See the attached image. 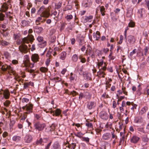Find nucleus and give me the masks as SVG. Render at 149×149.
I'll return each instance as SVG.
<instances>
[{"label":"nucleus","instance_id":"36","mask_svg":"<svg viewBox=\"0 0 149 149\" xmlns=\"http://www.w3.org/2000/svg\"><path fill=\"white\" fill-rule=\"evenodd\" d=\"M85 93V98L88 100L91 99V94L89 93L86 92Z\"/></svg>","mask_w":149,"mask_h":149},{"label":"nucleus","instance_id":"47","mask_svg":"<svg viewBox=\"0 0 149 149\" xmlns=\"http://www.w3.org/2000/svg\"><path fill=\"white\" fill-rule=\"evenodd\" d=\"M40 70L41 72H45L48 71V69L45 67H42L40 68Z\"/></svg>","mask_w":149,"mask_h":149},{"label":"nucleus","instance_id":"38","mask_svg":"<svg viewBox=\"0 0 149 149\" xmlns=\"http://www.w3.org/2000/svg\"><path fill=\"white\" fill-rule=\"evenodd\" d=\"M62 5V2L59 1L58 3L55 4V8L56 9H59L61 8Z\"/></svg>","mask_w":149,"mask_h":149},{"label":"nucleus","instance_id":"40","mask_svg":"<svg viewBox=\"0 0 149 149\" xmlns=\"http://www.w3.org/2000/svg\"><path fill=\"white\" fill-rule=\"evenodd\" d=\"M66 53L65 52H62L60 58L62 60H64L66 56Z\"/></svg>","mask_w":149,"mask_h":149},{"label":"nucleus","instance_id":"61","mask_svg":"<svg viewBox=\"0 0 149 149\" xmlns=\"http://www.w3.org/2000/svg\"><path fill=\"white\" fill-rule=\"evenodd\" d=\"M42 138H40L39 140H38L36 142V143L38 145H41L42 143Z\"/></svg>","mask_w":149,"mask_h":149},{"label":"nucleus","instance_id":"37","mask_svg":"<svg viewBox=\"0 0 149 149\" xmlns=\"http://www.w3.org/2000/svg\"><path fill=\"white\" fill-rule=\"evenodd\" d=\"M46 9H45V7L44 6H41L39 9V10L37 12V14H40L41 12H42L43 11L45 10Z\"/></svg>","mask_w":149,"mask_h":149},{"label":"nucleus","instance_id":"20","mask_svg":"<svg viewBox=\"0 0 149 149\" xmlns=\"http://www.w3.org/2000/svg\"><path fill=\"white\" fill-rule=\"evenodd\" d=\"M93 35V38H96V40H98L100 38V33L99 31H97L96 33L94 32Z\"/></svg>","mask_w":149,"mask_h":149},{"label":"nucleus","instance_id":"39","mask_svg":"<svg viewBox=\"0 0 149 149\" xmlns=\"http://www.w3.org/2000/svg\"><path fill=\"white\" fill-rule=\"evenodd\" d=\"M140 53H141V55L142 56H143V50L141 48H139L137 50V55L140 56Z\"/></svg>","mask_w":149,"mask_h":149},{"label":"nucleus","instance_id":"52","mask_svg":"<svg viewBox=\"0 0 149 149\" xmlns=\"http://www.w3.org/2000/svg\"><path fill=\"white\" fill-rule=\"evenodd\" d=\"M148 49L149 47H146L144 49V53L145 55H147V53L148 52Z\"/></svg>","mask_w":149,"mask_h":149},{"label":"nucleus","instance_id":"11","mask_svg":"<svg viewBox=\"0 0 149 149\" xmlns=\"http://www.w3.org/2000/svg\"><path fill=\"white\" fill-rule=\"evenodd\" d=\"M61 111L59 109H56L55 111L52 110H51L50 111V113L52 114L53 116H59L61 114Z\"/></svg>","mask_w":149,"mask_h":149},{"label":"nucleus","instance_id":"22","mask_svg":"<svg viewBox=\"0 0 149 149\" xmlns=\"http://www.w3.org/2000/svg\"><path fill=\"white\" fill-rule=\"evenodd\" d=\"M93 18V16L92 15H90L89 16H85L84 17V21L85 22H91Z\"/></svg>","mask_w":149,"mask_h":149},{"label":"nucleus","instance_id":"56","mask_svg":"<svg viewBox=\"0 0 149 149\" xmlns=\"http://www.w3.org/2000/svg\"><path fill=\"white\" fill-rule=\"evenodd\" d=\"M117 96L118 97V102L122 100H123L125 98V97L124 96H121L120 97H119L118 96V94L117 95Z\"/></svg>","mask_w":149,"mask_h":149},{"label":"nucleus","instance_id":"62","mask_svg":"<svg viewBox=\"0 0 149 149\" xmlns=\"http://www.w3.org/2000/svg\"><path fill=\"white\" fill-rule=\"evenodd\" d=\"M104 71L100 69L99 71L97 72V73L100 75H102L103 74H105L104 73Z\"/></svg>","mask_w":149,"mask_h":149},{"label":"nucleus","instance_id":"54","mask_svg":"<svg viewBox=\"0 0 149 149\" xmlns=\"http://www.w3.org/2000/svg\"><path fill=\"white\" fill-rule=\"evenodd\" d=\"M29 100L27 98H23L22 99V102L23 103L28 102H29Z\"/></svg>","mask_w":149,"mask_h":149},{"label":"nucleus","instance_id":"51","mask_svg":"<svg viewBox=\"0 0 149 149\" xmlns=\"http://www.w3.org/2000/svg\"><path fill=\"white\" fill-rule=\"evenodd\" d=\"M79 59H80V62L83 63H85L86 61V59L84 58H82L81 56H79Z\"/></svg>","mask_w":149,"mask_h":149},{"label":"nucleus","instance_id":"57","mask_svg":"<svg viewBox=\"0 0 149 149\" xmlns=\"http://www.w3.org/2000/svg\"><path fill=\"white\" fill-rule=\"evenodd\" d=\"M86 126L89 128H92L93 127V125L91 123H88L86 124Z\"/></svg>","mask_w":149,"mask_h":149},{"label":"nucleus","instance_id":"16","mask_svg":"<svg viewBox=\"0 0 149 149\" xmlns=\"http://www.w3.org/2000/svg\"><path fill=\"white\" fill-rule=\"evenodd\" d=\"M43 30L42 27L35 26L34 27V31L37 33H40Z\"/></svg>","mask_w":149,"mask_h":149},{"label":"nucleus","instance_id":"44","mask_svg":"<svg viewBox=\"0 0 149 149\" xmlns=\"http://www.w3.org/2000/svg\"><path fill=\"white\" fill-rule=\"evenodd\" d=\"M2 7L4 12L7 11L8 8V6H7L6 4H4L2 5Z\"/></svg>","mask_w":149,"mask_h":149},{"label":"nucleus","instance_id":"14","mask_svg":"<svg viewBox=\"0 0 149 149\" xmlns=\"http://www.w3.org/2000/svg\"><path fill=\"white\" fill-rule=\"evenodd\" d=\"M18 45L24 44L25 43H28V40L27 38L24 37L22 39V40H19L18 42H17Z\"/></svg>","mask_w":149,"mask_h":149},{"label":"nucleus","instance_id":"48","mask_svg":"<svg viewBox=\"0 0 149 149\" xmlns=\"http://www.w3.org/2000/svg\"><path fill=\"white\" fill-rule=\"evenodd\" d=\"M10 103V101L8 100H6L3 103L4 105L6 107H8Z\"/></svg>","mask_w":149,"mask_h":149},{"label":"nucleus","instance_id":"31","mask_svg":"<svg viewBox=\"0 0 149 149\" xmlns=\"http://www.w3.org/2000/svg\"><path fill=\"white\" fill-rule=\"evenodd\" d=\"M67 91H68V90H66L65 92L68 94L72 95L73 96L76 95H78V93H77L76 91H72L71 92H67Z\"/></svg>","mask_w":149,"mask_h":149},{"label":"nucleus","instance_id":"2","mask_svg":"<svg viewBox=\"0 0 149 149\" xmlns=\"http://www.w3.org/2000/svg\"><path fill=\"white\" fill-rule=\"evenodd\" d=\"M126 42L127 44L131 45L134 44L136 41V38L133 36L130 35L128 36L126 38Z\"/></svg>","mask_w":149,"mask_h":149},{"label":"nucleus","instance_id":"46","mask_svg":"<svg viewBox=\"0 0 149 149\" xmlns=\"http://www.w3.org/2000/svg\"><path fill=\"white\" fill-rule=\"evenodd\" d=\"M51 80L52 81H54L56 82L61 81V78L59 77H57L53 78L51 79Z\"/></svg>","mask_w":149,"mask_h":149},{"label":"nucleus","instance_id":"1","mask_svg":"<svg viewBox=\"0 0 149 149\" xmlns=\"http://www.w3.org/2000/svg\"><path fill=\"white\" fill-rule=\"evenodd\" d=\"M1 66V69L3 71H7L10 74H12L13 75H15V72L13 68L11 67L10 65H8L6 64H3V63L0 61V67Z\"/></svg>","mask_w":149,"mask_h":149},{"label":"nucleus","instance_id":"6","mask_svg":"<svg viewBox=\"0 0 149 149\" xmlns=\"http://www.w3.org/2000/svg\"><path fill=\"white\" fill-rule=\"evenodd\" d=\"M37 40L40 42H42L39 44V46L40 47H45L46 45V42L43 40V38L42 37L40 36H39L37 38Z\"/></svg>","mask_w":149,"mask_h":149},{"label":"nucleus","instance_id":"27","mask_svg":"<svg viewBox=\"0 0 149 149\" xmlns=\"http://www.w3.org/2000/svg\"><path fill=\"white\" fill-rule=\"evenodd\" d=\"M148 108L146 107H145L142 108L139 112V114L142 115L145 113L148 110Z\"/></svg>","mask_w":149,"mask_h":149},{"label":"nucleus","instance_id":"21","mask_svg":"<svg viewBox=\"0 0 149 149\" xmlns=\"http://www.w3.org/2000/svg\"><path fill=\"white\" fill-rule=\"evenodd\" d=\"M148 134V135L145 134L143 135L142 138V141H143L148 142L149 141V133Z\"/></svg>","mask_w":149,"mask_h":149},{"label":"nucleus","instance_id":"5","mask_svg":"<svg viewBox=\"0 0 149 149\" xmlns=\"http://www.w3.org/2000/svg\"><path fill=\"white\" fill-rule=\"evenodd\" d=\"M19 49L22 53H26L28 51V47L27 46L24 44H21L19 47Z\"/></svg>","mask_w":149,"mask_h":149},{"label":"nucleus","instance_id":"15","mask_svg":"<svg viewBox=\"0 0 149 149\" xmlns=\"http://www.w3.org/2000/svg\"><path fill=\"white\" fill-rule=\"evenodd\" d=\"M32 140V137L30 135H26L24 138L25 142L27 143L31 142Z\"/></svg>","mask_w":149,"mask_h":149},{"label":"nucleus","instance_id":"55","mask_svg":"<svg viewBox=\"0 0 149 149\" xmlns=\"http://www.w3.org/2000/svg\"><path fill=\"white\" fill-rule=\"evenodd\" d=\"M5 15L2 13H0V21H2L4 19Z\"/></svg>","mask_w":149,"mask_h":149},{"label":"nucleus","instance_id":"29","mask_svg":"<svg viewBox=\"0 0 149 149\" xmlns=\"http://www.w3.org/2000/svg\"><path fill=\"white\" fill-rule=\"evenodd\" d=\"M42 17H43L40 15V16L38 17L36 20H37V21H38L39 22H40L41 23H43L45 22V19H42Z\"/></svg>","mask_w":149,"mask_h":149},{"label":"nucleus","instance_id":"19","mask_svg":"<svg viewBox=\"0 0 149 149\" xmlns=\"http://www.w3.org/2000/svg\"><path fill=\"white\" fill-rule=\"evenodd\" d=\"M2 91H3V97H4L6 99H8L10 95V93L9 91L7 90H5L3 91V90H2Z\"/></svg>","mask_w":149,"mask_h":149},{"label":"nucleus","instance_id":"58","mask_svg":"<svg viewBox=\"0 0 149 149\" xmlns=\"http://www.w3.org/2000/svg\"><path fill=\"white\" fill-rule=\"evenodd\" d=\"M129 27H132L134 26V23L132 22H130L128 24Z\"/></svg>","mask_w":149,"mask_h":149},{"label":"nucleus","instance_id":"33","mask_svg":"<svg viewBox=\"0 0 149 149\" xmlns=\"http://www.w3.org/2000/svg\"><path fill=\"white\" fill-rule=\"evenodd\" d=\"M110 136V134L109 133H107L104 134L103 136V138L105 140H107L109 138Z\"/></svg>","mask_w":149,"mask_h":149},{"label":"nucleus","instance_id":"18","mask_svg":"<svg viewBox=\"0 0 149 149\" xmlns=\"http://www.w3.org/2000/svg\"><path fill=\"white\" fill-rule=\"evenodd\" d=\"M140 139V138L136 136H133L132 138H131L130 141L132 143H137V142L139 141Z\"/></svg>","mask_w":149,"mask_h":149},{"label":"nucleus","instance_id":"32","mask_svg":"<svg viewBox=\"0 0 149 149\" xmlns=\"http://www.w3.org/2000/svg\"><path fill=\"white\" fill-rule=\"evenodd\" d=\"M78 59V56L77 54L73 55L72 57V60L74 62H76Z\"/></svg>","mask_w":149,"mask_h":149},{"label":"nucleus","instance_id":"17","mask_svg":"<svg viewBox=\"0 0 149 149\" xmlns=\"http://www.w3.org/2000/svg\"><path fill=\"white\" fill-rule=\"evenodd\" d=\"M40 15L43 17L48 18L50 15V13L46 9V10L42 12Z\"/></svg>","mask_w":149,"mask_h":149},{"label":"nucleus","instance_id":"64","mask_svg":"<svg viewBox=\"0 0 149 149\" xmlns=\"http://www.w3.org/2000/svg\"><path fill=\"white\" fill-rule=\"evenodd\" d=\"M51 143L52 142L51 141L46 146L45 149H49L51 145Z\"/></svg>","mask_w":149,"mask_h":149},{"label":"nucleus","instance_id":"41","mask_svg":"<svg viewBox=\"0 0 149 149\" xmlns=\"http://www.w3.org/2000/svg\"><path fill=\"white\" fill-rule=\"evenodd\" d=\"M78 41L79 43V45H82V43L84 42L83 38L82 37H81L78 38Z\"/></svg>","mask_w":149,"mask_h":149},{"label":"nucleus","instance_id":"4","mask_svg":"<svg viewBox=\"0 0 149 149\" xmlns=\"http://www.w3.org/2000/svg\"><path fill=\"white\" fill-rule=\"evenodd\" d=\"M46 125L45 124L41 123L39 122L36 123L34 125L35 129L39 131H42L43 130Z\"/></svg>","mask_w":149,"mask_h":149},{"label":"nucleus","instance_id":"49","mask_svg":"<svg viewBox=\"0 0 149 149\" xmlns=\"http://www.w3.org/2000/svg\"><path fill=\"white\" fill-rule=\"evenodd\" d=\"M132 11L131 10H128L127 11L126 16L127 17H130L132 16Z\"/></svg>","mask_w":149,"mask_h":149},{"label":"nucleus","instance_id":"10","mask_svg":"<svg viewBox=\"0 0 149 149\" xmlns=\"http://www.w3.org/2000/svg\"><path fill=\"white\" fill-rule=\"evenodd\" d=\"M24 65L26 68H32L34 67V63H31L29 59H27L24 61Z\"/></svg>","mask_w":149,"mask_h":149},{"label":"nucleus","instance_id":"63","mask_svg":"<svg viewBox=\"0 0 149 149\" xmlns=\"http://www.w3.org/2000/svg\"><path fill=\"white\" fill-rule=\"evenodd\" d=\"M145 4L148 7V10H149V0H145Z\"/></svg>","mask_w":149,"mask_h":149},{"label":"nucleus","instance_id":"59","mask_svg":"<svg viewBox=\"0 0 149 149\" xmlns=\"http://www.w3.org/2000/svg\"><path fill=\"white\" fill-rule=\"evenodd\" d=\"M75 75H74L72 73L70 74V79L71 80H73L74 79Z\"/></svg>","mask_w":149,"mask_h":149},{"label":"nucleus","instance_id":"35","mask_svg":"<svg viewBox=\"0 0 149 149\" xmlns=\"http://www.w3.org/2000/svg\"><path fill=\"white\" fill-rule=\"evenodd\" d=\"M74 134L76 136L79 138H81L82 137V136L84 135V134H83L81 132H77V133H74Z\"/></svg>","mask_w":149,"mask_h":149},{"label":"nucleus","instance_id":"8","mask_svg":"<svg viewBox=\"0 0 149 149\" xmlns=\"http://www.w3.org/2000/svg\"><path fill=\"white\" fill-rule=\"evenodd\" d=\"M96 106V103L93 101L88 102L87 104V107L89 110H91L95 108Z\"/></svg>","mask_w":149,"mask_h":149},{"label":"nucleus","instance_id":"24","mask_svg":"<svg viewBox=\"0 0 149 149\" xmlns=\"http://www.w3.org/2000/svg\"><path fill=\"white\" fill-rule=\"evenodd\" d=\"M12 139L13 141L18 142L21 140V138L20 136L15 135L13 137Z\"/></svg>","mask_w":149,"mask_h":149},{"label":"nucleus","instance_id":"42","mask_svg":"<svg viewBox=\"0 0 149 149\" xmlns=\"http://www.w3.org/2000/svg\"><path fill=\"white\" fill-rule=\"evenodd\" d=\"M138 87V88L136 92V94L138 96H140L141 94V88L140 87V85H139Z\"/></svg>","mask_w":149,"mask_h":149},{"label":"nucleus","instance_id":"60","mask_svg":"<svg viewBox=\"0 0 149 149\" xmlns=\"http://www.w3.org/2000/svg\"><path fill=\"white\" fill-rule=\"evenodd\" d=\"M136 52V49H134L132 52H131L130 53V56H132Z\"/></svg>","mask_w":149,"mask_h":149},{"label":"nucleus","instance_id":"53","mask_svg":"<svg viewBox=\"0 0 149 149\" xmlns=\"http://www.w3.org/2000/svg\"><path fill=\"white\" fill-rule=\"evenodd\" d=\"M28 113H26V112H25L23 116H22L21 118V120H25L26 118L27 115V114Z\"/></svg>","mask_w":149,"mask_h":149},{"label":"nucleus","instance_id":"50","mask_svg":"<svg viewBox=\"0 0 149 149\" xmlns=\"http://www.w3.org/2000/svg\"><path fill=\"white\" fill-rule=\"evenodd\" d=\"M82 140L86 141L87 143H88L89 141V139L88 137H82Z\"/></svg>","mask_w":149,"mask_h":149},{"label":"nucleus","instance_id":"9","mask_svg":"<svg viewBox=\"0 0 149 149\" xmlns=\"http://www.w3.org/2000/svg\"><path fill=\"white\" fill-rule=\"evenodd\" d=\"M100 116L101 118L104 120H106L108 119V115L107 113L104 111H101L100 113Z\"/></svg>","mask_w":149,"mask_h":149},{"label":"nucleus","instance_id":"26","mask_svg":"<svg viewBox=\"0 0 149 149\" xmlns=\"http://www.w3.org/2000/svg\"><path fill=\"white\" fill-rule=\"evenodd\" d=\"M86 53L89 55H91L92 53V48L90 45H87V47Z\"/></svg>","mask_w":149,"mask_h":149},{"label":"nucleus","instance_id":"34","mask_svg":"<svg viewBox=\"0 0 149 149\" xmlns=\"http://www.w3.org/2000/svg\"><path fill=\"white\" fill-rule=\"evenodd\" d=\"M143 8H141L138 10V15L139 18H142L143 17Z\"/></svg>","mask_w":149,"mask_h":149},{"label":"nucleus","instance_id":"43","mask_svg":"<svg viewBox=\"0 0 149 149\" xmlns=\"http://www.w3.org/2000/svg\"><path fill=\"white\" fill-rule=\"evenodd\" d=\"M83 98H85V93H81L79 94V100H81Z\"/></svg>","mask_w":149,"mask_h":149},{"label":"nucleus","instance_id":"28","mask_svg":"<svg viewBox=\"0 0 149 149\" xmlns=\"http://www.w3.org/2000/svg\"><path fill=\"white\" fill-rule=\"evenodd\" d=\"M143 121V118L141 116L139 117L136 118V122L137 123H141Z\"/></svg>","mask_w":149,"mask_h":149},{"label":"nucleus","instance_id":"25","mask_svg":"<svg viewBox=\"0 0 149 149\" xmlns=\"http://www.w3.org/2000/svg\"><path fill=\"white\" fill-rule=\"evenodd\" d=\"M30 22L29 21L23 20L21 22L22 26L23 27L28 26L30 23Z\"/></svg>","mask_w":149,"mask_h":149},{"label":"nucleus","instance_id":"7","mask_svg":"<svg viewBox=\"0 0 149 149\" xmlns=\"http://www.w3.org/2000/svg\"><path fill=\"white\" fill-rule=\"evenodd\" d=\"M83 65L81 64L80 62H78L76 68V69L78 72L79 74L81 75L83 74Z\"/></svg>","mask_w":149,"mask_h":149},{"label":"nucleus","instance_id":"30","mask_svg":"<svg viewBox=\"0 0 149 149\" xmlns=\"http://www.w3.org/2000/svg\"><path fill=\"white\" fill-rule=\"evenodd\" d=\"M0 43L2 46H8L10 44L9 42L3 40L0 41Z\"/></svg>","mask_w":149,"mask_h":149},{"label":"nucleus","instance_id":"45","mask_svg":"<svg viewBox=\"0 0 149 149\" xmlns=\"http://www.w3.org/2000/svg\"><path fill=\"white\" fill-rule=\"evenodd\" d=\"M76 146V143H72L71 144H70L69 145L68 147L69 148H70L71 149H74Z\"/></svg>","mask_w":149,"mask_h":149},{"label":"nucleus","instance_id":"3","mask_svg":"<svg viewBox=\"0 0 149 149\" xmlns=\"http://www.w3.org/2000/svg\"><path fill=\"white\" fill-rule=\"evenodd\" d=\"M33 108V105L31 103H29L28 104H26V105L23 107L22 109L24 110L25 109L27 111V112H26V113H29L32 112V109Z\"/></svg>","mask_w":149,"mask_h":149},{"label":"nucleus","instance_id":"12","mask_svg":"<svg viewBox=\"0 0 149 149\" xmlns=\"http://www.w3.org/2000/svg\"><path fill=\"white\" fill-rule=\"evenodd\" d=\"M61 146L59 142L56 141L54 142L52 146L51 149H60Z\"/></svg>","mask_w":149,"mask_h":149},{"label":"nucleus","instance_id":"23","mask_svg":"<svg viewBox=\"0 0 149 149\" xmlns=\"http://www.w3.org/2000/svg\"><path fill=\"white\" fill-rule=\"evenodd\" d=\"M26 37L28 39V43H29V42H30L32 44V42L34 40V36L32 34L29 35Z\"/></svg>","mask_w":149,"mask_h":149},{"label":"nucleus","instance_id":"13","mask_svg":"<svg viewBox=\"0 0 149 149\" xmlns=\"http://www.w3.org/2000/svg\"><path fill=\"white\" fill-rule=\"evenodd\" d=\"M32 61L34 62H36L38 61L39 56L36 54H34L32 55L31 56Z\"/></svg>","mask_w":149,"mask_h":149}]
</instances>
